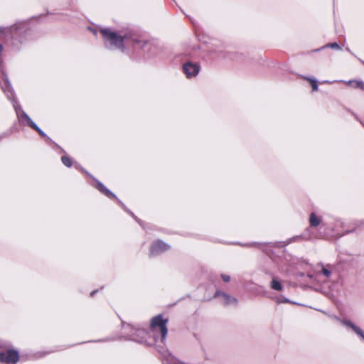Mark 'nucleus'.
Segmentation results:
<instances>
[{
    "label": "nucleus",
    "instance_id": "1",
    "mask_svg": "<svg viewBox=\"0 0 364 364\" xmlns=\"http://www.w3.org/2000/svg\"><path fill=\"white\" fill-rule=\"evenodd\" d=\"M100 33L103 39L105 47L110 49H119L122 52H125L126 44L130 43H140L139 36L136 32L127 27L118 31L110 28H102Z\"/></svg>",
    "mask_w": 364,
    "mask_h": 364
},
{
    "label": "nucleus",
    "instance_id": "2",
    "mask_svg": "<svg viewBox=\"0 0 364 364\" xmlns=\"http://www.w3.org/2000/svg\"><path fill=\"white\" fill-rule=\"evenodd\" d=\"M28 30L26 22H18L9 27H0V37L5 39L11 49L18 50L26 40Z\"/></svg>",
    "mask_w": 364,
    "mask_h": 364
},
{
    "label": "nucleus",
    "instance_id": "3",
    "mask_svg": "<svg viewBox=\"0 0 364 364\" xmlns=\"http://www.w3.org/2000/svg\"><path fill=\"white\" fill-rule=\"evenodd\" d=\"M1 79L2 80H0V86L4 92L6 94L7 98L11 101L20 124L23 126H28L33 128V126L36 124L22 109L21 105L16 100L14 91L11 87L8 77H6L4 74H2Z\"/></svg>",
    "mask_w": 364,
    "mask_h": 364
},
{
    "label": "nucleus",
    "instance_id": "4",
    "mask_svg": "<svg viewBox=\"0 0 364 364\" xmlns=\"http://www.w3.org/2000/svg\"><path fill=\"white\" fill-rule=\"evenodd\" d=\"M168 319L164 318L162 315L154 316L151 321V333L152 334L156 343H164L167 333V323Z\"/></svg>",
    "mask_w": 364,
    "mask_h": 364
},
{
    "label": "nucleus",
    "instance_id": "5",
    "mask_svg": "<svg viewBox=\"0 0 364 364\" xmlns=\"http://www.w3.org/2000/svg\"><path fill=\"white\" fill-rule=\"evenodd\" d=\"M80 169L85 173H86L87 176H89L90 178L93 179L95 181V184L92 186L97 188L101 193L105 195L109 198H114L117 201V203L123 208V209L127 211L128 213H129L140 225H141V221L134 215V214L130 211L126 205L116 196L115 194H114L111 191H109L108 188H107L103 183H102L100 181H98L97 178H95L94 176H92L91 174H90L87 171H86L84 168H80Z\"/></svg>",
    "mask_w": 364,
    "mask_h": 364
},
{
    "label": "nucleus",
    "instance_id": "6",
    "mask_svg": "<svg viewBox=\"0 0 364 364\" xmlns=\"http://www.w3.org/2000/svg\"><path fill=\"white\" fill-rule=\"evenodd\" d=\"M20 359L19 352L14 348H4V344L0 348V363L4 364H16Z\"/></svg>",
    "mask_w": 364,
    "mask_h": 364
},
{
    "label": "nucleus",
    "instance_id": "7",
    "mask_svg": "<svg viewBox=\"0 0 364 364\" xmlns=\"http://www.w3.org/2000/svg\"><path fill=\"white\" fill-rule=\"evenodd\" d=\"M123 329L124 333L127 334V339L138 343L144 342V340L146 335V332L144 329L136 328L129 324L124 326Z\"/></svg>",
    "mask_w": 364,
    "mask_h": 364
},
{
    "label": "nucleus",
    "instance_id": "8",
    "mask_svg": "<svg viewBox=\"0 0 364 364\" xmlns=\"http://www.w3.org/2000/svg\"><path fill=\"white\" fill-rule=\"evenodd\" d=\"M139 41L140 43H132V45L135 48H141L148 58L157 55L159 48L154 42L143 39L140 36Z\"/></svg>",
    "mask_w": 364,
    "mask_h": 364
},
{
    "label": "nucleus",
    "instance_id": "9",
    "mask_svg": "<svg viewBox=\"0 0 364 364\" xmlns=\"http://www.w3.org/2000/svg\"><path fill=\"white\" fill-rule=\"evenodd\" d=\"M170 248V245L165 243L162 240H156L152 242L150 247L149 255L151 257L158 256Z\"/></svg>",
    "mask_w": 364,
    "mask_h": 364
},
{
    "label": "nucleus",
    "instance_id": "10",
    "mask_svg": "<svg viewBox=\"0 0 364 364\" xmlns=\"http://www.w3.org/2000/svg\"><path fill=\"white\" fill-rule=\"evenodd\" d=\"M183 70L188 78L196 77L200 71V65L198 63L187 62L183 65Z\"/></svg>",
    "mask_w": 364,
    "mask_h": 364
},
{
    "label": "nucleus",
    "instance_id": "11",
    "mask_svg": "<svg viewBox=\"0 0 364 364\" xmlns=\"http://www.w3.org/2000/svg\"><path fill=\"white\" fill-rule=\"evenodd\" d=\"M214 297H221V303L223 305L228 306L230 304H235L236 305L237 304V299L235 297L231 296L230 295L224 293L220 291H215L214 294Z\"/></svg>",
    "mask_w": 364,
    "mask_h": 364
},
{
    "label": "nucleus",
    "instance_id": "12",
    "mask_svg": "<svg viewBox=\"0 0 364 364\" xmlns=\"http://www.w3.org/2000/svg\"><path fill=\"white\" fill-rule=\"evenodd\" d=\"M335 318L339 321L345 326L350 328L358 336L364 340V331L360 327L354 324L351 321L340 319L337 316H335Z\"/></svg>",
    "mask_w": 364,
    "mask_h": 364
},
{
    "label": "nucleus",
    "instance_id": "13",
    "mask_svg": "<svg viewBox=\"0 0 364 364\" xmlns=\"http://www.w3.org/2000/svg\"><path fill=\"white\" fill-rule=\"evenodd\" d=\"M321 223V217L312 212L309 215V225L311 227H317Z\"/></svg>",
    "mask_w": 364,
    "mask_h": 364
},
{
    "label": "nucleus",
    "instance_id": "14",
    "mask_svg": "<svg viewBox=\"0 0 364 364\" xmlns=\"http://www.w3.org/2000/svg\"><path fill=\"white\" fill-rule=\"evenodd\" d=\"M270 288L273 290L281 291L284 287L277 279L273 277L270 282Z\"/></svg>",
    "mask_w": 364,
    "mask_h": 364
},
{
    "label": "nucleus",
    "instance_id": "15",
    "mask_svg": "<svg viewBox=\"0 0 364 364\" xmlns=\"http://www.w3.org/2000/svg\"><path fill=\"white\" fill-rule=\"evenodd\" d=\"M321 274L323 275L326 278H329L332 273L331 267L328 265L324 266L323 264H321Z\"/></svg>",
    "mask_w": 364,
    "mask_h": 364
},
{
    "label": "nucleus",
    "instance_id": "16",
    "mask_svg": "<svg viewBox=\"0 0 364 364\" xmlns=\"http://www.w3.org/2000/svg\"><path fill=\"white\" fill-rule=\"evenodd\" d=\"M62 163L67 167H71L73 165V161L71 158H70L67 155H64L61 157Z\"/></svg>",
    "mask_w": 364,
    "mask_h": 364
},
{
    "label": "nucleus",
    "instance_id": "17",
    "mask_svg": "<svg viewBox=\"0 0 364 364\" xmlns=\"http://www.w3.org/2000/svg\"><path fill=\"white\" fill-rule=\"evenodd\" d=\"M304 79L310 82L313 91H318V87L317 85V81L315 79L309 77H304Z\"/></svg>",
    "mask_w": 364,
    "mask_h": 364
},
{
    "label": "nucleus",
    "instance_id": "18",
    "mask_svg": "<svg viewBox=\"0 0 364 364\" xmlns=\"http://www.w3.org/2000/svg\"><path fill=\"white\" fill-rule=\"evenodd\" d=\"M326 48H330L332 49H336V50H341V46L337 43H328L326 46H323L322 48L317 49L316 51L320 50L321 49Z\"/></svg>",
    "mask_w": 364,
    "mask_h": 364
},
{
    "label": "nucleus",
    "instance_id": "19",
    "mask_svg": "<svg viewBox=\"0 0 364 364\" xmlns=\"http://www.w3.org/2000/svg\"><path fill=\"white\" fill-rule=\"evenodd\" d=\"M32 129L36 130L41 136L46 137L48 140H50V139L46 135V134L37 124H35Z\"/></svg>",
    "mask_w": 364,
    "mask_h": 364
},
{
    "label": "nucleus",
    "instance_id": "20",
    "mask_svg": "<svg viewBox=\"0 0 364 364\" xmlns=\"http://www.w3.org/2000/svg\"><path fill=\"white\" fill-rule=\"evenodd\" d=\"M309 231L310 230L308 228L306 229V232L302 235V237L306 240H310L314 238V237L309 233Z\"/></svg>",
    "mask_w": 364,
    "mask_h": 364
},
{
    "label": "nucleus",
    "instance_id": "21",
    "mask_svg": "<svg viewBox=\"0 0 364 364\" xmlns=\"http://www.w3.org/2000/svg\"><path fill=\"white\" fill-rule=\"evenodd\" d=\"M353 87L364 90V82L362 80H355Z\"/></svg>",
    "mask_w": 364,
    "mask_h": 364
},
{
    "label": "nucleus",
    "instance_id": "22",
    "mask_svg": "<svg viewBox=\"0 0 364 364\" xmlns=\"http://www.w3.org/2000/svg\"><path fill=\"white\" fill-rule=\"evenodd\" d=\"M221 278L225 282H228L230 280V277L224 274H221Z\"/></svg>",
    "mask_w": 364,
    "mask_h": 364
},
{
    "label": "nucleus",
    "instance_id": "23",
    "mask_svg": "<svg viewBox=\"0 0 364 364\" xmlns=\"http://www.w3.org/2000/svg\"><path fill=\"white\" fill-rule=\"evenodd\" d=\"M275 301H276L278 304L283 303V296L276 297V298H275Z\"/></svg>",
    "mask_w": 364,
    "mask_h": 364
},
{
    "label": "nucleus",
    "instance_id": "24",
    "mask_svg": "<svg viewBox=\"0 0 364 364\" xmlns=\"http://www.w3.org/2000/svg\"><path fill=\"white\" fill-rule=\"evenodd\" d=\"M348 85H352L353 87L355 84V80H348L345 82Z\"/></svg>",
    "mask_w": 364,
    "mask_h": 364
},
{
    "label": "nucleus",
    "instance_id": "25",
    "mask_svg": "<svg viewBox=\"0 0 364 364\" xmlns=\"http://www.w3.org/2000/svg\"><path fill=\"white\" fill-rule=\"evenodd\" d=\"M89 29L90 30V31H92L95 35L97 34V30L95 29V28H89Z\"/></svg>",
    "mask_w": 364,
    "mask_h": 364
},
{
    "label": "nucleus",
    "instance_id": "26",
    "mask_svg": "<svg viewBox=\"0 0 364 364\" xmlns=\"http://www.w3.org/2000/svg\"><path fill=\"white\" fill-rule=\"evenodd\" d=\"M290 300L287 299V298H284L283 297V303H290Z\"/></svg>",
    "mask_w": 364,
    "mask_h": 364
},
{
    "label": "nucleus",
    "instance_id": "27",
    "mask_svg": "<svg viewBox=\"0 0 364 364\" xmlns=\"http://www.w3.org/2000/svg\"><path fill=\"white\" fill-rule=\"evenodd\" d=\"M334 81H328V80H325L323 82V83H328V84H332Z\"/></svg>",
    "mask_w": 364,
    "mask_h": 364
},
{
    "label": "nucleus",
    "instance_id": "28",
    "mask_svg": "<svg viewBox=\"0 0 364 364\" xmlns=\"http://www.w3.org/2000/svg\"><path fill=\"white\" fill-rule=\"evenodd\" d=\"M3 48H3L2 44H1V43H0V54L2 53V51H3Z\"/></svg>",
    "mask_w": 364,
    "mask_h": 364
},
{
    "label": "nucleus",
    "instance_id": "29",
    "mask_svg": "<svg viewBox=\"0 0 364 364\" xmlns=\"http://www.w3.org/2000/svg\"><path fill=\"white\" fill-rule=\"evenodd\" d=\"M2 74H4V75L7 77V75H6L4 73H1L0 74V80H2V79H1V75H2Z\"/></svg>",
    "mask_w": 364,
    "mask_h": 364
},
{
    "label": "nucleus",
    "instance_id": "30",
    "mask_svg": "<svg viewBox=\"0 0 364 364\" xmlns=\"http://www.w3.org/2000/svg\"><path fill=\"white\" fill-rule=\"evenodd\" d=\"M95 292H96L95 291H93L92 292H91V294H90L91 296H93L95 294Z\"/></svg>",
    "mask_w": 364,
    "mask_h": 364
},
{
    "label": "nucleus",
    "instance_id": "31",
    "mask_svg": "<svg viewBox=\"0 0 364 364\" xmlns=\"http://www.w3.org/2000/svg\"><path fill=\"white\" fill-rule=\"evenodd\" d=\"M346 50H348V52L351 53V51H350V50L349 48H347Z\"/></svg>",
    "mask_w": 364,
    "mask_h": 364
},
{
    "label": "nucleus",
    "instance_id": "32",
    "mask_svg": "<svg viewBox=\"0 0 364 364\" xmlns=\"http://www.w3.org/2000/svg\"><path fill=\"white\" fill-rule=\"evenodd\" d=\"M2 346V342L0 341V348Z\"/></svg>",
    "mask_w": 364,
    "mask_h": 364
},
{
    "label": "nucleus",
    "instance_id": "33",
    "mask_svg": "<svg viewBox=\"0 0 364 364\" xmlns=\"http://www.w3.org/2000/svg\"><path fill=\"white\" fill-rule=\"evenodd\" d=\"M174 364H181V363H174Z\"/></svg>",
    "mask_w": 364,
    "mask_h": 364
}]
</instances>
